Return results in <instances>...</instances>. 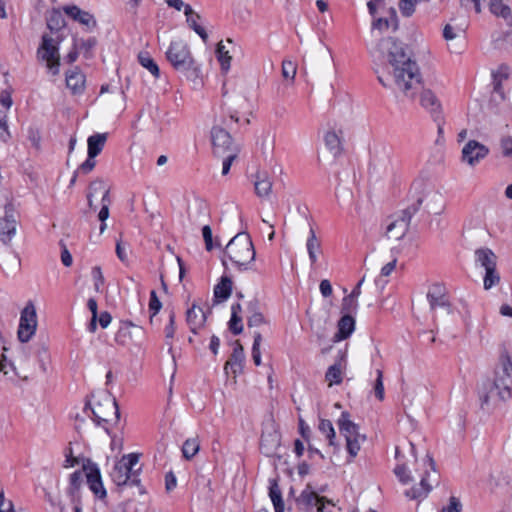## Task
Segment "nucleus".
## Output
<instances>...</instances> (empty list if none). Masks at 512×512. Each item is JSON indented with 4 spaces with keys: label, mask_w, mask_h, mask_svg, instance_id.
I'll use <instances>...</instances> for the list:
<instances>
[{
    "label": "nucleus",
    "mask_w": 512,
    "mask_h": 512,
    "mask_svg": "<svg viewBox=\"0 0 512 512\" xmlns=\"http://www.w3.org/2000/svg\"><path fill=\"white\" fill-rule=\"evenodd\" d=\"M262 342V335L260 332L254 333V340L252 345V359L256 366L261 365V351H260V345Z\"/></svg>",
    "instance_id": "obj_46"
},
{
    "label": "nucleus",
    "mask_w": 512,
    "mask_h": 512,
    "mask_svg": "<svg viewBox=\"0 0 512 512\" xmlns=\"http://www.w3.org/2000/svg\"><path fill=\"white\" fill-rule=\"evenodd\" d=\"M255 193L258 197H268L272 190V181L266 174H257L254 182Z\"/></svg>",
    "instance_id": "obj_32"
},
{
    "label": "nucleus",
    "mask_w": 512,
    "mask_h": 512,
    "mask_svg": "<svg viewBox=\"0 0 512 512\" xmlns=\"http://www.w3.org/2000/svg\"><path fill=\"white\" fill-rule=\"evenodd\" d=\"M475 266L483 270L497 266L498 257L492 249L481 247L474 252Z\"/></svg>",
    "instance_id": "obj_19"
},
{
    "label": "nucleus",
    "mask_w": 512,
    "mask_h": 512,
    "mask_svg": "<svg viewBox=\"0 0 512 512\" xmlns=\"http://www.w3.org/2000/svg\"><path fill=\"white\" fill-rule=\"evenodd\" d=\"M0 104L6 108L7 110L11 108L13 104L11 91L10 90H2L0 93Z\"/></svg>",
    "instance_id": "obj_64"
},
{
    "label": "nucleus",
    "mask_w": 512,
    "mask_h": 512,
    "mask_svg": "<svg viewBox=\"0 0 512 512\" xmlns=\"http://www.w3.org/2000/svg\"><path fill=\"white\" fill-rule=\"evenodd\" d=\"M86 471L87 484L93 494L99 499H105L107 491L103 485L100 469L96 463L89 462L84 465Z\"/></svg>",
    "instance_id": "obj_13"
},
{
    "label": "nucleus",
    "mask_w": 512,
    "mask_h": 512,
    "mask_svg": "<svg viewBox=\"0 0 512 512\" xmlns=\"http://www.w3.org/2000/svg\"><path fill=\"white\" fill-rule=\"evenodd\" d=\"M206 319V313L196 304H193L186 312V322L193 334H197V330L204 326Z\"/></svg>",
    "instance_id": "obj_20"
},
{
    "label": "nucleus",
    "mask_w": 512,
    "mask_h": 512,
    "mask_svg": "<svg viewBox=\"0 0 512 512\" xmlns=\"http://www.w3.org/2000/svg\"><path fill=\"white\" fill-rule=\"evenodd\" d=\"M360 439L362 440V437L348 438V441H346V448L352 459L355 458L360 451Z\"/></svg>",
    "instance_id": "obj_58"
},
{
    "label": "nucleus",
    "mask_w": 512,
    "mask_h": 512,
    "mask_svg": "<svg viewBox=\"0 0 512 512\" xmlns=\"http://www.w3.org/2000/svg\"><path fill=\"white\" fill-rule=\"evenodd\" d=\"M345 360L346 353L340 351L336 362L327 369L325 373V380L329 383V386L339 385L342 383V363H345Z\"/></svg>",
    "instance_id": "obj_22"
},
{
    "label": "nucleus",
    "mask_w": 512,
    "mask_h": 512,
    "mask_svg": "<svg viewBox=\"0 0 512 512\" xmlns=\"http://www.w3.org/2000/svg\"><path fill=\"white\" fill-rule=\"evenodd\" d=\"M36 327V309L32 302H28L24 309L21 311L19 327L17 332L18 339L23 343L28 342L35 334Z\"/></svg>",
    "instance_id": "obj_9"
},
{
    "label": "nucleus",
    "mask_w": 512,
    "mask_h": 512,
    "mask_svg": "<svg viewBox=\"0 0 512 512\" xmlns=\"http://www.w3.org/2000/svg\"><path fill=\"white\" fill-rule=\"evenodd\" d=\"M270 437H271V440H268L265 435L261 436L260 447H261V450L266 455H270L273 452V449L276 448L279 444V439H278L277 435H274V436L270 435Z\"/></svg>",
    "instance_id": "obj_48"
},
{
    "label": "nucleus",
    "mask_w": 512,
    "mask_h": 512,
    "mask_svg": "<svg viewBox=\"0 0 512 512\" xmlns=\"http://www.w3.org/2000/svg\"><path fill=\"white\" fill-rule=\"evenodd\" d=\"M296 501L299 505H303L304 507H310L314 504L320 507L324 505L325 498L319 497L314 491L310 489V486H308L301 492Z\"/></svg>",
    "instance_id": "obj_30"
},
{
    "label": "nucleus",
    "mask_w": 512,
    "mask_h": 512,
    "mask_svg": "<svg viewBox=\"0 0 512 512\" xmlns=\"http://www.w3.org/2000/svg\"><path fill=\"white\" fill-rule=\"evenodd\" d=\"M256 251L247 232H239L226 245L224 257H227L238 271H248L253 269ZM222 264L226 266V259H222Z\"/></svg>",
    "instance_id": "obj_3"
},
{
    "label": "nucleus",
    "mask_w": 512,
    "mask_h": 512,
    "mask_svg": "<svg viewBox=\"0 0 512 512\" xmlns=\"http://www.w3.org/2000/svg\"><path fill=\"white\" fill-rule=\"evenodd\" d=\"M229 330L234 335H239L243 332V324H242V318L240 315H231V318L228 322Z\"/></svg>",
    "instance_id": "obj_53"
},
{
    "label": "nucleus",
    "mask_w": 512,
    "mask_h": 512,
    "mask_svg": "<svg viewBox=\"0 0 512 512\" xmlns=\"http://www.w3.org/2000/svg\"><path fill=\"white\" fill-rule=\"evenodd\" d=\"M296 65L290 60H285L282 63V75L285 79L294 80L296 75Z\"/></svg>",
    "instance_id": "obj_54"
},
{
    "label": "nucleus",
    "mask_w": 512,
    "mask_h": 512,
    "mask_svg": "<svg viewBox=\"0 0 512 512\" xmlns=\"http://www.w3.org/2000/svg\"><path fill=\"white\" fill-rule=\"evenodd\" d=\"M223 157H224V160L222 163V174L227 175L230 171L232 162L237 157V151H231V153H227Z\"/></svg>",
    "instance_id": "obj_62"
},
{
    "label": "nucleus",
    "mask_w": 512,
    "mask_h": 512,
    "mask_svg": "<svg viewBox=\"0 0 512 512\" xmlns=\"http://www.w3.org/2000/svg\"><path fill=\"white\" fill-rule=\"evenodd\" d=\"M107 140L106 133H95L87 139V154L90 158L97 157L103 150Z\"/></svg>",
    "instance_id": "obj_26"
},
{
    "label": "nucleus",
    "mask_w": 512,
    "mask_h": 512,
    "mask_svg": "<svg viewBox=\"0 0 512 512\" xmlns=\"http://www.w3.org/2000/svg\"><path fill=\"white\" fill-rule=\"evenodd\" d=\"M358 306V299L347 295L342 300L341 313L342 315L349 314L354 316L358 311Z\"/></svg>",
    "instance_id": "obj_41"
},
{
    "label": "nucleus",
    "mask_w": 512,
    "mask_h": 512,
    "mask_svg": "<svg viewBox=\"0 0 512 512\" xmlns=\"http://www.w3.org/2000/svg\"><path fill=\"white\" fill-rule=\"evenodd\" d=\"M149 312H150V323L152 324L154 321V317L159 313L162 308V303L159 300L157 293L155 290L150 291V299H149Z\"/></svg>",
    "instance_id": "obj_44"
},
{
    "label": "nucleus",
    "mask_w": 512,
    "mask_h": 512,
    "mask_svg": "<svg viewBox=\"0 0 512 512\" xmlns=\"http://www.w3.org/2000/svg\"><path fill=\"white\" fill-rule=\"evenodd\" d=\"M62 10L72 20L84 26L87 31H92L97 27L95 16L88 11L82 10L77 5H65Z\"/></svg>",
    "instance_id": "obj_14"
},
{
    "label": "nucleus",
    "mask_w": 512,
    "mask_h": 512,
    "mask_svg": "<svg viewBox=\"0 0 512 512\" xmlns=\"http://www.w3.org/2000/svg\"><path fill=\"white\" fill-rule=\"evenodd\" d=\"M247 308L250 312V316L247 319V325L249 327H258L265 322L263 314L258 310L257 300L250 301Z\"/></svg>",
    "instance_id": "obj_35"
},
{
    "label": "nucleus",
    "mask_w": 512,
    "mask_h": 512,
    "mask_svg": "<svg viewBox=\"0 0 512 512\" xmlns=\"http://www.w3.org/2000/svg\"><path fill=\"white\" fill-rule=\"evenodd\" d=\"M27 138L32 146L39 150L41 148V133L37 127L30 126L27 130Z\"/></svg>",
    "instance_id": "obj_50"
},
{
    "label": "nucleus",
    "mask_w": 512,
    "mask_h": 512,
    "mask_svg": "<svg viewBox=\"0 0 512 512\" xmlns=\"http://www.w3.org/2000/svg\"><path fill=\"white\" fill-rule=\"evenodd\" d=\"M60 42L61 40H54L51 36L44 34L37 49L38 60L45 62L49 72L54 76L60 71Z\"/></svg>",
    "instance_id": "obj_7"
},
{
    "label": "nucleus",
    "mask_w": 512,
    "mask_h": 512,
    "mask_svg": "<svg viewBox=\"0 0 512 512\" xmlns=\"http://www.w3.org/2000/svg\"><path fill=\"white\" fill-rule=\"evenodd\" d=\"M202 235L205 242V248L207 251H211L215 246H220V243H216L215 245L213 244L212 229L209 225L203 226Z\"/></svg>",
    "instance_id": "obj_55"
},
{
    "label": "nucleus",
    "mask_w": 512,
    "mask_h": 512,
    "mask_svg": "<svg viewBox=\"0 0 512 512\" xmlns=\"http://www.w3.org/2000/svg\"><path fill=\"white\" fill-rule=\"evenodd\" d=\"M427 300L432 310L437 307L449 306V302L445 294V287L439 283H435L429 288Z\"/></svg>",
    "instance_id": "obj_21"
},
{
    "label": "nucleus",
    "mask_w": 512,
    "mask_h": 512,
    "mask_svg": "<svg viewBox=\"0 0 512 512\" xmlns=\"http://www.w3.org/2000/svg\"><path fill=\"white\" fill-rule=\"evenodd\" d=\"M394 473L403 484H408L412 480L405 465H397L394 469Z\"/></svg>",
    "instance_id": "obj_59"
},
{
    "label": "nucleus",
    "mask_w": 512,
    "mask_h": 512,
    "mask_svg": "<svg viewBox=\"0 0 512 512\" xmlns=\"http://www.w3.org/2000/svg\"><path fill=\"white\" fill-rule=\"evenodd\" d=\"M429 472L426 470L424 475L421 476L420 483L405 491L406 497L412 500L425 498L432 489L431 484L428 483Z\"/></svg>",
    "instance_id": "obj_24"
},
{
    "label": "nucleus",
    "mask_w": 512,
    "mask_h": 512,
    "mask_svg": "<svg viewBox=\"0 0 512 512\" xmlns=\"http://www.w3.org/2000/svg\"><path fill=\"white\" fill-rule=\"evenodd\" d=\"M324 141L327 149L333 154V156L336 157L342 153V142L335 131H328L324 136Z\"/></svg>",
    "instance_id": "obj_33"
},
{
    "label": "nucleus",
    "mask_w": 512,
    "mask_h": 512,
    "mask_svg": "<svg viewBox=\"0 0 512 512\" xmlns=\"http://www.w3.org/2000/svg\"><path fill=\"white\" fill-rule=\"evenodd\" d=\"M200 449L198 438H188L182 446V454L186 460H191Z\"/></svg>",
    "instance_id": "obj_38"
},
{
    "label": "nucleus",
    "mask_w": 512,
    "mask_h": 512,
    "mask_svg": "<svg viewBox=\"0 0 512 512\" xmlns=\"http://www.w3.org/2000/svg\"><path fill=\"white\" fill-rule=\"evenodd\" d=\"M356 321L354 316L342 315L337 323V332L333 337L334 342H340L349 338L355 330Z\"/></svg>",
    "instance_id": "obj_17"
},
{
    "label": "nucleus",
    "mask_w": 512,
    "mask_h": 512,
    "mask_svg": "<svg viewBox=\"0 0 512 512\" xmlns=\"http://www.w3.org/2000/svg\"><path fill=\"white\" fill-rule=\"evenodd\" d=\"M338 426L340 433L345 437L346 441H348V438L352 439L356 437H362V441L366 439L364 435L359 433L358 425L350 420V414L347 411L341 413L338 419Z\"/></svg>",
    "instance_id": "obj_18"
},
{
    "label": "nucleus",
    "mask_w": 512,
    "mask_h": 512,
    "mask_svg": "<svg viewBox=\"0 0 512 512\" xmlns=\"http://www.w3.org/2000/svg\"><path fill=\"white\" fill-rule=\"evenodd\" d=\"M83 412L91 418L97 426H101L105 432L110 435V430L106 426L110 422L108 416L113 413L115 421L120 418V410L115 398L105 397L102 402L92 406L89 401L86 402Z\"/></svg>",
    "instance_id": "obj_6"
},
{
    "label": "nucleus",
    "mask_w": 512,
    "mask_h": 512,
    "mask_svg": "<svg viewBox=\"0 0 512 512\" xmlns=\"http://www.w3.org/2000/svg\"><path fill=\"white\" fill-rule=\"evenodd\" d=\"M166 58L177 72L188 79L194 80L200 76V66L193 59L188 44L183 40L171 41L166 51Z\"/></svg>",
    "instance_id": "obj_4"
},
{
    "label": "nucleus",
    "mask_w": 512,
    "mask_h": 512,
    "mask_svg": "<svg viewBox=\"0 0 512 512\" xmlns=\"http://www.w3.org/2000/svg\"><path fill=\"white\" fill-rule=\"evenodd\" d=\"M422 205V199L418 198L413 204L402 211L399 219L392 221L386 228V236L388 238L402 239L408 229L413 216L419 211Z\"/></svg>",
    "instance_id": "obj_8"
},
{
    "label": "nucleus",
    "mask_w": 512,
    "mask_h": 512,
    "mask_svg": "<svg viewBox=\"0 0 512 512\" xmlns=\"http://www.w3.org/2000/svg\"><path fill=\"white\" fill-rule=\"evenodd\" d=\"M462 511V504L459 500V498L455 496H451L449 498V504L442 509L441 512H461Z\"/></svg>",
    "instance_id": "obj_61"
},
{
    "label": "nucleus",
    "mask_w": 512,
    "mask_h": 512,
    "mask_svg": "<svg viewBox=\"0 0 512 512\" xmlns=\"http://www.w3.org/2000/svg\"><path fill=\"white\" fill-rule=\"evenodd\" d=\"M185 16H186V21H187L189 27L195 33H197L204 42H206L208 39V34H207L206 30L204 29V27H202L198 23V21L200 20V15L198 13L194 12L192 7L189 4H187L185 6Z\"/></svg>",
    "instance_id": "obj_25"
},
{
    "label": "nucleus",
    "mask_w": 512,
    "mask_h": 512,
    "mask_svg": "<svg viewBox=\"0 0 512 512\" xmlns=\"http://www.w3.org/2000/svg\"><path fill=\"white\" fill-rule=\"evenodd\" d=\"M139 462V454L130 453L124 455L119 462L114 465L111 472L113 482L117 486H139L141 467L134 469Z\"/></svg>",
    "instance_id": "obj_5"
},
{
    "label": "nucleus",
    "mask_w": 512,
    "mask_h": 512,
    "mask_svg": "<svg viewBox=\"0 0 512 512\" xmlns=\"http://www.w3.org/2000/svg\"><path fill=\"white\" fill-rule=\"evenodd\" d=\"M17 230V220L14 207L11 203L5 205V215L0 218V240L8 244L15 236Z\"/></svg>",
    "instance_id": "obj_12"
},
{
    "label": "nucleus",
    "mask_w": 512,
    "mask_h": 512,
    "mask_svg": "<svg viewBox=\"0 0 512 512\" xmlns=\"http://www.w3.org/2000/svg\"><path fill=\"white\" fill-rule=\"evenodd\" d=\"M420 104L431 114L434 121L442 119L441 103L431 90L426 89L421 92Z\"/></svg>",
    "instance_id": "obj_15"
},
{
    "label": "nucleus",
    "mask_w": 512,
    "mask_h": 512,
    "mask_svg": "<svg viewBox=\"0 0 512 512\" xmlns=\"http://www.w3.org/2000/svg\"><path fill=\"white\" fill-rule=\"evenodd\" d=\"M97 45V39L95 37H89L87 39H78V49H80L85 58L89 59L92 57V50Z\"/></svg>",
    "instance_id": "obj_43"
},
{
    "label": "nucleus",
    "mask_w": 512,
    "mask_h": 512,
    "mask_svg": "<svg viewBox=\"0 0 512 512\" xmlns=\"http://www.w3.org/2000/svg\"><path fill=\"white\" fill-rule=\"evenodd\" d=\"M490 11L492 14L502 17L504 19H508L511 17V9L508 5L503 4L499 0H491L490 1Z\"/></svg>",
    "instance_id": "obj_40"
},
{
    "label": "nucleus",
    "mask_w": 512,
    "mask_h": 512,
    "mask_svg": "<svg viewBox=\"0 0 512 512\" xmlns=\"http://www.w3.org/2000/svg\"><path fill=\"white\" fill-rule=\"evenodd\" d=\"M488 154L489 148L487 146L476 140H469L462 149V161L474 167Z\"/></svg>",
    "instance_id": "obj_11"
},
{
    "label": "nucleus",
    "mask_w": 512,
    "mask_h": 512,
    "mask_svg": "<svg viewBox=\"0 0 512 512\" xmlns=\"http://www.w3.org/2000/svg\"><path fill=\"white\" fill-rule=\"evenodd\" d=\"M65 25V19L59 11H53L47 19V27L51 31H59Z\"/></svg>",
    "instance_id": "obj_42"
},
{
    "label": "nucleus",
    "mask_w": 512,
    "mask_h": 512,
    "mask_svg": "<svg viewBox=\"0 0 512 512\" xmlns=\"http://www.w3.org/2000/svg\"><path fill=\"white\" fill-rule=\"evenodd\" d=\"M85 82V75L77 67L66 74V86L74 95L84 92Z\"/></svg>",
    "instance_id": "obj_23"
},
{
    "label": "nucleus",
    "mask_w": 512,
    "mask_h": 512,
    "mask_svg": "<svg viewBox=\"0 0 512 512\" xmlns=\"http://www.w3.org/2000/svg\"><path fill=\"white\" fill-rule=\"evenodd\" d=\"M105 190H108V189L105 187V183L102 179H97L90 183L89 191L87 194V200H88V204H89L90 208L93 207L92 197L99 191H103V193H104Z\"/></svg>",
    "instance_id": "obj_47"
},
{
    "label": "nucleus",
    "mask_w": 512,
    "mask_h": 512,
    "mask_svg": "<svg viewBox=\"0 0 512 512\" xmlns=\"http://www.w3.org/2000/svg\"><path fill=\"white\" fill-rule=\"evenodd\" d=\"M11 138V134L8 127L7 115H0V142L7 143Z\"/></svg>",
    "instance_id": "obj_52"
},
{
    "label": "nucleus",
    "mask_w": 512,
    "mask_h": 512,
    "mask_svg": "<svg viewBox=\"0 0 512 512\" xmlns=\"http://www.w3.org/2000/svg\"><path fill=\"white\" fill-rule=\"evenodd\" d=\"M211 141L213 146V153L216 156H224L227 153H231V151H238L237 147L233 143L230 133L222 127H212Z\"/></svg>",
    "instance_id": "obj_10"
},
{
    "label": "nucleus",
    "mask_w": 512,
    "mask_h": 512,
    "mask_svg": "<svg viewBox=\"0 0 512 512\" xmlns=\"http://www.w3.org/2000/svg\"><path fill=\"white\" fill-rule=\"evenodd\" d=\"M245 361L244 349L239 341L235 342L232 354L230 359L224 365V371L226 374L231 373L236 376L237 374L242 373L243 371V363Z\"/></svg>",
    "instance_id": "obj_16"
},
{
    "label": "nucleus",
    "mask_w": 512,
    "mask_h": 512,
    "mask_svg": "<svg viewBox=\"0 0 512 512\" xmlns=\"http://www.w3.org/2000/svg\"><path fill=\"white\" fill-rule=\"evenodd\" d=\"M232 293V280L229 277H221L219 283L214 287V298L218 302L227 300Z\"/></svg>",
    "instance_id": "obj_28"
},
{
    "label": "nucleus",
    "mask_w": 512,
    "mask_h": 512,
    "mask_svg": "<svg viewBox=\"0 0 512 512\" xmlns=\"http://www.w3.org/2000/svg\"><path fill=\"white\" fill-rule=\"evenodd\" d=\"M109 193L110 191L109 190H105L104 194L102 195V198H101V202H102V207L98 213V218L99 220L101 221V224H100V233H103L106 229V224H105V221L108 219L109 217V205H110V196H109Z\"/></svg>",
    "instance_id": "obj_37"
},
{
    "label": "nucleus",
    "mask_w": 512,
    "mask_h": 512,
    "mask_svg": "<svg viewBox=\"0 0 512 512\" xmlns=\"http://www.w3.org/2000/svg\"><path fill=\"white\" fill-rule=\"evenodd\" d=\"M419 0H400L399 10L404 17H411L415 12V6Z\"/></svg>",
    "instance_id": "obj_49"
},
{
    "label": "nucleus",
    "mask_w": 512,
    "mask_h": 512,
    "mask_svg": "<svg viewBox=\"0 0 512 512\" xmlns=\"http://www.w3.org/2000/svg\"><path fill=\"white\" fill-rule=\"evenodd\" d=\"M389 14V18H375L372 22V29L383 31L393 26L394 30H396L398 28V17L395 8L391 7Z\"/></svg>",
    "instance_id": "obj_31"
},
{
    "label": "nucleus",
    "mask_w": 512,
    "mask_h": 512,
    "mask_svg": "<svg viewBox=\"0 0 512 512\" xmlns=\"http://www.w3.org/2000/svg\"><path fill=\"white\" fill-rule=\"evenodd\" d=\"M269 497L273 503L275 512H284V501L277 479L269 480Z\"/></svg>",
    "instance_id": "obj_29"
},
{
    "label": "nucleus",
    "mask_w": 512,
    "mask_h": 512,
    "mask_svg": "<svg viewBox=\"0 0 512 512\" xmlns=\"http://www.w3.org/2000/svg\"><path fill=\"white\" fill-rule=\"evenodd\" d=\"M91 274H92V278L94 280V288L97 292H99L105 282V278L103 276L101 267L100 266L93 267Z\"/></svg>",
    "instance_id": "obj_56"
},
{
    "label": "nucleus",
    "mask_w": 512,
    "mask_h": 512,
    "mask_svg": "<svg viewBox=\"0 0 512 512\" xmlns=\"http://www.w3.org/2000/svg\"><path fill=\"white\" fill-rule=\"evenodd\" d=\"M500 147L504 157L512 156V137L504 136L500 140Z\"/></svg>",
    "instance_id": "obj_60"
},
{
    "label": "nucleus",
    "mask_w": 512,
    "mask_h": 512,
    "mask_svg": "<svg viewBox=\"0 0 512 512\" xmlns=\"http://www.w3.org/2000/svg\"><path fill=\"white\" fill-rule=\"evenodd\" d=\"M306 248L309 256L311 265H314L318 261V255L322 253L321 242L317 238L313 227H310L309 236L306 242Z\"/></svg>",
    "instance_id": "obj_27"
},
{
    "label": "nucleus",
    "mask_w": 512,
    "mask_h": 512,
    "mask_svg": "<svg viewBox=\"0 0 512 512\" xmlns=\"http://www.w3.org/2000/svg\"><path fill=\"white\" fill-rule=\"evenodd\" d=\"M82 483V473L81 471L77 470L74 471L69 478V493L71 495H74L81 486Z\"/></svg>",
    "instance_id": "obj_51"
},
{
    "label": "nucleus",
    "mask_w": 512,
    "mask_h": 512,
    "mask_svg": "<svg viewBox=\"0 0 512 512\" xmlns=\"http://www.w3.org/2000/svg\"><path fill=\"white\" fill-rule=\"evenodd\" d=\"M138 62L146 68L155 78H159L160 69L154 59L150 56L149 52L142 51L138 54Z\"/></svg>",
    "instance_id": "obj_36"
},
{
    "label": "nucleus",
    "mask_w": 512,
    "mask_h": 512,
    "mask_svg": "<svg viewBox=\"0 0 512 512\" xmlns=\"http://www.w3.org/2000/svg\"><path fill=\"white\" fill-rule=\"evenodd\" d=\"M96 165V161L94 158H90L89 156L87 159L79 166L77 169L78 172H82L83 174L90 173Z\"/></svg>",
    "instance_id": "obj_63"
},
{
    "label": "nucleus",
    "mask_w": 512,
    "mask_h": 512,
    "mask_svg": "<svg viewBox=\"0 0 512 512\" xmlns=\"http://www.w3.org/2000/svg\"><path fill=\"white\" fill-rule=\"evenodd\" d=\"M381 44L387 51L396 86L407 97L413 98L421 85V73L417 62L412 59L410 47L394 37L382 39Z\"/></svg>",
    "instance_id": "obj_1"
},
{
    "label": "nucleus",
    "mask_w": 512,
    "mask_h": 512,
    "mask_svg": "<svg viewBox=\"0 0 512 512\" xmlns=\"http://www.w3.org/2000/svg\"><path fill=\"white\" fill-rule=\"evenodd\" d=\"M494 398L506 402L512 398V356L504 349L494 369V377L489 388L479 392L480 408L490 411L491 401L496 404Z\"/></svg>",
    "instance_id": "obj_2"
},
{
    "label": "nucleus",
    "mask_w": 512,
    "mask_h": 512,
    "mask_svg": "<svg viewBox=\"0 0 512 512\" xmlns=\"http://www.w3.org/2000/svg\"><path fill=\"white\" fill-rule=\"evenodd\" d=\"M319 431L329 440V445H334L335 430L330 420L322 419L319 423Z\"/></svg>",
    "instance_id": "obj_45"
},
{
    "label": "nucleus",
    "mask_w": 512,
    "mask_h": 512,
    "mask_svg": "<svg viewBox=\"0 0 512 512\" xmlns=\"http://www.w3.org/2000/svg\"><path fill=\"white\" fill-rule=\"evenodd\" d=\"M376 373L377 377L375 380L374 392L377 399L382 401L384 399L383 372L382 370L378 369Z\"/></svg>",
    "instance_id": "obj_57"
},
{
    "label": "nucleus",
    "mask_w": 512,
    "mask_h": 512,
    "mask_svg": "<svg viewBox=\"0 0 512 512\" xmlns=\"http://www.w3.org/2000/svg\"><path fill=\"white\" fill-rule=\"evenodd\" d=\"M216 57L221 65V69L227 72L230 69L231 56L222 42L217 45Z\"/></svg>",
    "instance_id": "obj_39"
},
{
    "label": "nucleus",
    "mask_w": 512,
    "mask_h": 512,
    "mask_svg": "<svg viewBox=\"0 0 512 512\" xmlns=\"http://www.w3.org/2000/svg\"><path fill=\"white\" fill-rule=\"evenodd\" d=\"M501 275L497 266L490 267L484 270L483 275V288L490 290L500 284Z\"/></svg>",
    "instance_id": "obj_34"
}]
</instances>
